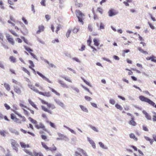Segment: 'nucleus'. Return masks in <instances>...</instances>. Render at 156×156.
I'll return each mask as SVG.
<instances>
[{
    "label": "nucleus",
    "mask_w": 156,
    "mask_h": 156,
    "mask_svg": "<svg viewBox=\"0 0 156 156\" xmlns=\"http://www.w3.org/2000/svg\"><path fill=\"white\" fill-rule=\"evenodd\" d=\"M139 98L141 101L147 102L151 105L156 108V105L150 99L142 95L140 96Z\"/></svg>",
    "instance_id": "1"
},
{
    "label": "nucleus",
    "mask_w": 156,
    "mask_h": 156,
    "mask_svg": "<svg viewBox=\"0 0 156 156\" xmlns=\"http://www.w3.org/2000/svg\"><path fill=\"white\" fill-rule=\"evenodd\" d=\"M76 15L77 17L78 21L81 23L83 25V17L84 16V15L79 10H76Z\"/></svg>",
    "instance_id": "2"
},
{
    "label": "nucleus",
    "mask_w": 156,
    "mask_h": 156,
    "mask_svg": "<svg viewBox=\"0 0 156 156\" xmlns=\"http://www.w3.org/2000/svg\"><path fill=\"white\" fill-rule=\"evenodd\" d=\"M10 141L11 142L12 147L14 150H15L16 152H17L18 151V147L19 146V145L17 142L15 140L12 139H11Z\"/></svg>",
    "instance_id": "3"
},
{
    "label": "nucleus",
    "mask_w": 156,
    "mask_h": 156,
    "mask_svg": "<svg viewBox=\"0 0 156 156\" xmlns=\"http://www.w3.org/2000/svg\"><path fill=\"white\" fill-rule=\"evenodd\" d=\"M35 127L37 129H41L44 131L47 132H48L47 130L45 128V126L41 122H40L39 124H37V125H35Z\"/></svg>",
    "instance_id": "4"
},
{
    "label": "nucleus",
    "mask_w": 156,
    "mask_h": 156,
    "mask_svg": "<svg viewBox=\"0 0 156 156\" xmlns=\"http://www.w3.org/2000/svg\"><path fill=\"white\" fill-rule=\"evenodd\" d=\"M37 73L41 76L44 80L47 81L49 83H52L46 77L44 76L41 73L38 71L37 72Z\"/></svg>",
    "instance_id": "5"
},
{
    "label": "nucleus",
    "mask_w": 156,
    "mask_h": 156,
    "mask_svg": "<svg viewBox=\"0 0 156 156\" xmlns=\"http://www.w3.org/2000/svg\"><path fill=\"white\" fill-rule=\"evenodd\" d=\"M6 37L7 40L10 44L12 45H14V44L15 42L13 39L10 37V36L9 34H6Z\"/></svg>",
    "instance_id": "6"
},
{
    "label": "nucleus",
    "mask_w": 156,
    "mask_h": 156,
    "mask_svg": "<svg viewBox=\"0 0 156 156\" xmlns=\"http://www.w3.org/2000/svg\"><path fill=\"white\" fill-rule=\"evenodd\" d=\"M14 91L19 94H21L22 91L21 89L17 86H14Z\"/></svg>",
    "instance_id": "7"
},
{
    "label": "nucleus",
    "mask_w": 156,
    "mask_h": 156,
    "mask_svg": "<svg viewBox=\"0 0 156 156\" xmlns=\"http://www.w3.org/2000/svg\"><path fill=\"white\" fill-rule=\"evenodd\" d=\"M108 15L110 17H112L117 14V13L115 12L114 9H111L108 12Z\"/></svg>",
    "instance_id": "8"
},
{
    "label": "nucleus",
    "mask_w": 156,
    "mask_h": 156,
    "mask_svg": "<svg viewBox=\"0 0 156 156\" xmlns=\"http://www.w3.org/2000/svg\"><path fill=\"white\" fill-rule=\"evenodd\" d=\"M142 113L144 114L145 115V117L148 120H151V116L146 111L144 110H143L142 111Z\"/></svg>",
    "instance_id": "9"
},
{
    "label": "nucleus",
    "mask_w": 156,
    "mask_h": 156,
    "mask_svg": "<svg viewBox=\"0 0 156 156\" xmlns=\"http://www.w3.org/2000/svg\"><path fill=\"white\" fill-rule=\"evenodd\" d=\"M87 139L88 141L89 142V143L90 144L92 145V147L94 148H96V145H95V144L94 142V141L90 139L89 137H87Z\"/></svg>",
    "instance_id": "10"
},
{
    "label": "nucleus",
    "mask_w": 156,
    "mask_h": 156,
    "mask_svg": "<svg viewBox=\"0 0 156 156\" xmlns=\"http://www.w3.org/2000/svg\"><path fill=\"white\" fill-rule=\"evenodd\" d=\"M55 102L59 105L62 108H64L65 105L63 103L61 102L58 99H55Z\"/></svg>",
    "instance_id": "11"
},
{
    "label": "nucleus",
    "mask_w": 156,
    "mask_h": 156,
    "mask_svg": "<svg viewBox=\"0 0 156 156\" xmlns=\"http://www.w3.org/2000/svg\"><path fill=\"white\" fill-rule=\"evenodd\" d=\"M28 85L29 87L32 90H33V91H34L35 92L37 93L38 92V90L32 85L28 84Z\"/></svg>",
    "instance_id": "12"
},
{
    "label": "nucleus",
    "mask_w": 156,
    "mask_h": 156,
    "mask_svg": "<svg viewBox=\"0 0 156 156\" xmlns=\"http://www.w3.org/2000/svg\"><path fill=\"white\" fill-rule=\"evenodd\" d=\"M79 106L81 110L82 111H83V112H86V113H88V110L87 108L86 107L82 105H79Z\"/></svg>",
    "instance_id": "13"
},
{
    "label": "nucleus",
    "mask_w": 156,
    "mask_h": 156,
    "mask_svg": "<svg viewBox=\"0 0 156 156\" xmlns=\"http://www.w3.org/2000/svg\"><path fill=\"white\" fill-rule=\"evenodd\" d=\"M131 120L129 122V124L135 126L136 125V123L135 121H134V117H132Z\"/></svg>",
    "instance_id": "14"
},
{
    "label": "nucleus",
    "mask_w": 156,
    "mask_h": 156,
    "mask_svg": "<svg viewBox=\"0 0 156 156\" xmlns=\"http://www.w3.org/2000/svg\"><path fill=\"white\" fill-rule=\"evenodd\" d=\"M41 107L42 109L44 111L48 112V113L51 114H52V112L51 111L48 109L47 108H45L44 106H41Z\"/></svg>",
    "instance_id": "15"
},
{
    "label": "nucleus",
    "mask_w": 156,
    "mask_h": 156,
    "mask_svg": "<svg viewBox=\"0 0 156 156\" xmlns=\"http://www.w3.org/2000/svg\"><path fill=\"white\" fill-rule=\"evenodd\" d=\"M40 100L41 101V102L43 104L47 105V106L48 107V108H50L52 104L49 103L48 102H46V101L41 99H40Z\"/></svg>",
    "instance_id": "16"
},
{
    "label": "nucleus",
    "mask_w": 156,
    "mask_h": 156,
    "mask_svg": "<svg viewBox=\"0 0 156 156\" xmlns=\"http://www.w3.org/2000/svg\"><path fill=\"white\" fill-rule=\"evenodd\" d=\"M44 27L43 26H39L38 27V30L37 32V34H39L41 32L44 30Z\"/></svg>",
    "instance_id": "17"
},
{
    "label": "nucleus",
    "mask_w": 156,
    "mask_h": 156,
    "mask_svg": "<svg viewBox=\"0 0 156 156\" xmlns=\"http://www.w3.org/2000/svg\"><path fill=\"white\" fill-rule=\"evenodd\" d=\"M12 81L13 83L18 85V86L20 87L21 88H23L22 85L20 82L17 81L16 80L14 79H13L12 80Z\"/></svg>",
    "instance_id": "18"
},
{
    "label": "nucleus",
    "mask_w": 156,
    "mask_h": 156,
    "mask_svg": "<svg viewBox=\"0 0 156 156\" xmlns=\"http://www.w3.org/2000/svg\"><path fill=\"white\" fill-rule=\"evenodd\" d=\"M60 76L62 78L64 79L66 81L70 83H72V81L70 79L69 77L65 76L63 75H61Z\"/></svg>",
    "instance_id": "19"
},
{
    "label": "nucleus",
    "mask_w": 156,
    "mask_h": 156,
    "mask_svg": "<svg viewBox=\"0 0 156 156\" xmlns=\"http://www.w3.org/2000/svg\"><path fill=\"white\" fill-rule=\"evenodd\" d=\"M8 2L9 4H10L9 7L13 9H15V7H13L12 6V5H14L13 3L11 0H8Z\"/></svg>",
    "instance_id": "20"
},
{
    "label": "nucleus",
    "mask_w": 156,
    "mask_h": 156,
    "mask_svg": "<svg viewBox=\"0 0 156 156\" xmlns=\"http://www.w3.org/2000/svg\"><path fill=\"white\" fill-rule=\"evenodd\" d=\"M28 102L35 109L37 110L38 108L36 107V105L30 99H28Z\"/></svg>",
    "instance_id": "21"
},
{
    "label": "nucleus",
    "mask_w": 156,
    "mask_h": 156,
    "mask_svg": "<svg viewBox=\"0 0 156 156\" xmlns=\"http://www.w3.org/2000/svg\"><path fill=\"white\" fill-rule=\"evenodd\" d=\"M9 130L11 132L14 133L16 135H18L19 134V132L17 130L13 129L10 128L9 129Z\"/></svg>",
    "instance_id": "22"
},
{
    "label": "nucleus",
    "mask_w": 156,
    "mask_h": 156,
    "mask_svg": "<svg viewBox=\"0 0 156 156\" xmlns=\"http://www.w3.org/2000/svg\"><path fill=\"white\" fill-rule=\"evenodd\" d=\"M24 47L25 49V50L28 52L29 53H32L31 52H32L33 51V50L30 48L28 47H27L26 46H24Z\"/></svg>",
    "instance_id": "23"
},
{
    "label": "nucleus",
    "mask_w": 156,
    "mask_h": 156,
    "mask_svg": "<svg viewBox=\"0 0 156 156\" xmlns=\"http://www.w3.org/2000/svg\"><path fill=\"white\" fill-rule=\"evenodd\" d=\"M129 137L132 139H134L135 141H137V138L135 136L134 134L133 133H131L129 134Z\"/></svg>",
    "instance_id": "24"
},
{
    "label": "nucleus",
    "mask_w": 156,
    "mask_h": 156,
    "mask_svg": "<svg viewBox=\"0 0 156 156\" xmlns=\"http://www.w3.org/2000/svg\"><path fill=\"white\" fill-rule=\"evenodd\" d=\"M71 88L73 90L75 91L77 93H79L80 92V90L78 88L75 87L74 86H70Z\"/></svg>",
    "instance_id": "25"
},
{
    "label": "nucleus",
    "mask_w": 156,
    "mask_h": 156,
    "mask_svg": "<svg viewBox=\"0 0 156 156\" xmlns=\"http://www.w3.org/2000/svg\"><path fill=\"white\" fill-rule=\"evenodd\" d=\"M4 86L7 90L9 91L10 90V86L8 84L5 83L4 84Z\"/></svg>",
    "instance_id": "26"
},
{
    "label": "nucleus",
    "mask_w": 156,
    "mask_h": 156,
    "mask_svg": "<svg viewBox=\"0 0 156 156\" xmlns=\"http://www.w3.org/2000/svg\"><path fill=\"white\" fill-rule=\"evenodd\" d=\"M144 137L147 140L149 141L151 144H153L154 141L153 139H150L149 137L146 136H144Z\"/></svg>",
    "instance_id": "27"
},
{
    "label": "nucleus",
    "mask_w": 156,
    "mask_h": 156,
    "mask_svg": "<svg viewBox=\"0 0 156 156\" xmlns=\"http://www.w3.org/2000/svg\"><path fill=\"white\" fill-rule=\"evenodd\" d=\"M98 144L100 146V147L102 148L105 149H108V147L106 146H105L101 142H99Z\"/></svg>",
    "instance_id": "28"
},
{
    "label": "nucleus",
    "mask_w": 156,
    "mask_h": 156,
    "mask_svg": "<svg viewBox=\"0 0 156 156\" xmlns=\"http://www.w3.org/2000/svg\"><path fill=\"white\" fill-rule=\"evenodd\" d=\"M28 119L32 123L35 124V125H37V122L36 120L33 119L30 117L28 118Z\"/></svg>",
    "instance_id": "29"
},
{
    "label": "nucleus",
    "mask_w": 156,
    "mask_h": 156,
    "mask_svg": "<svg viewBox=\"0 0 156 156\" xmlns=\"http://www.w3.org/2000/svg\"><path fill=\"white\" fill-rule=\"evenodd\" d=\"M79 151L81 152L83 156H88L86 152L83 149H79Z\"/></svg>",
    "instance_id": "30"
},
{
    "label": "nucleus",
    "mask_w": 156,
    "mask_h": 156,
    "mask_svg": "<svg viewBox=\"0 0 156 156\" xmlns=\"http://www.w3.org/2000/svg\"><path fill=\"white\" fill-rule=\"evenodd\" d=\"M152 113L153 114V121L154 122L156 121V112H154L152 111Z\"/></svg>",
    "instance_id": "31"
},
{
    "label": "nucleus",
    "mask_w": 156,
    "mask_h": 156,
    "mask_svg": "<svg viewBox=\"0 0 156 156\" xmlns=\"http://www.w3.org/2000/svg\"><path fill=\"white\" fill-rule=\"evenodd\" d=\"M115 107L118 109L122 111L123 109L122 107L118 104H116L115 105Z\"/></svg>",
    "instance_id": "32"
},
{
    "label": "nucleus",
    "mask_w": 156,
    "mask_h": 156,
    "mask_svg": "<svg viewBox=\"0 0 156 156\" xmlns=\"http://www.w3.org/2000/svg\"><path fill=\"white\" fill-rule=\"evenodd\" d=\"M49 88L51 90L52 92L55 93L56 95H57L58 96H60V94L58 92H57L53 88H51L50 87H49Z\"/></svg>",
    "instance_id": "33"
},
{
    "label": "nucleus",
    "mask_w": 156,
    "mask_h": 156,
    "mask_svg": "<svg viewBox=\"0 0 156 156\" xmlns=\"http://www.w3.org/2000/svg\"><path fill=\"white\" fill-rule=\"evenodd\" d=\"M9 59L11 62H12L13 63H15L16 62V58L12 56H11L10 57Z\"/></svg>",
    "instance_id": "34"
},
{
    "label": "nucleus",
    "mask_w": 156,
    "mask_h": 156,
    "mask_svg": "<svg viewBox=\"0 0 156 156\" xmlns=\"http://www.w3.org/2000/svg\"><path fill=\"white\" fill-rule=\"evenodd\" d=\"M23 71L27 73L29 75H30V73L29 71L25 68L22 67L21 68Z\"/></svg>",
    "instance_id": "35"
},
{
    "label": "nucleus",
    "mask_w": 156,
    "mask_h": 156,
    "mask_svg": "<svg viewBox=\"0 0 156 156\" xmlns=\"http://www.w3.org/2000/svg\"><path fill=\"white\" fill-rule=\"evenodd\" d=\"M9 31L15 36L16 37H19V35L14 30H9Z\"/></svg>",
    "instance_id": "36"
},
{
    "label": "nucleus",
    "mask_w": 156,
    "mask_h": 156,
    "mask_svg": "<svg viewBox=\"0 0 156 156\" xmlns=\"http://www.w3.org/2000/svg\"><path fill=\"white\" fill-rule=\"evenodd\" d=\"M94 45L96 46H98L99 45V43L98 41L96 39H94L93 40Z\"/></svg>",
    "instance_id": "37"
},
{
    "label": "nucleus",
    "mask_w": 156,
    "mask_h": 156,
    "mask_svg": "<svg viewBox=\"0 0 156 156\" xmlns=\"http://www.w3.org/2000/svg\"><path fill=\"white\" fill-rule=\"evenodd\" d=\"M47 122H48L50 126L52 127L53 128H55V124L53 123V122H50L49 121H47Z\"/></svg>",
    "instance_id": "38"
},
{
    "label": "nucleus",
    "mask_w": 156,
    "mask_h": 156,
    "mask_svg": "<svg viewBox=\"0 0 156 156\" xmlns=\"http://www.w3.org/2000/svg\"><path fill=\"white\" fill-rule=\"evenodd\" d=\"M90 127L95 132H98V130L95 127L92 126V125H90Z\"/></svg>",
    "instance_id": "39"
},
{
    "label": "nucleus",
    "mask_w": 156,
    "mask_h": 156,
    "mask_svg": "<svg viewBox=\"0 0 156 156\" xmlns=\"http://www.w3.org/2000/svg\"><path fill=\"white\" fill-rule=\"evenodd\" d=\"M81 152H79L78 151H76L75 152V154H74V156H82L81 154Z\"/></svg>",
    "instance_id": "40"
},
{
    "label": "nucleus",
    "mask_w": 156,
    "mask_h": 156,
    "mask_svg": "<svg viewBox=\"0 0 156 156\" xmlns=\"http://www.w3.org/2000/svg\"><path fill=\"white\" fill-rule=\"evenodd\" d=\"M156 57L154 55H152L151 56V61L156 63V59H155Z\"/></svg>",
    "instance_id": "41"
},
{
    "label": "nucleus",
    "mask_w": 156,
    "mask_h": 156,
    "mask_svg": "<svg viewBox=\"0 0 156 156\" xmlns=\"http://www.w3.org/2000/svg\"><path fill=\"white\" fill-rule=\"evenodd\" d=\"M41 144L42 147L44 148L46 150H48V147L45 144V143L43 142H41Z\"/></svg>",
    "instance_id": "42"
},
{
    "label": "nucleus",
    "mask_w": 156,
    "mask_h": 156,
    "mask_svg": "<svg viewBox=\"0 0 156 156\" xmlns=\"http://www.w3.org/2000/svg\"><path fill=\"white\" fill-rule=\"evenodd\" d=\"M20 144L21 147L23 148H25L26 147V145L24 143L20 142Z\"/></svg>",
    "instance_id": "43"
},
{
    "label": "nucleus",
    "mask_w": 156,
    "mask_h": 156,
    "mask_svg": "<svg viewBox=\"0 0 156 156\" xmlns=\"http://www.w3.org/2000/svg\"><path fill=\"white\" fill-rule=\"evenodd\" d=\"M71 31V30H69L67 31L66 33V36L67 38L69 37Z\"/></svg>",
    "instance_id": "44"
},
{
    "label": "nucleus",
    "mask_w": 156,
    "mask_h": 156,
    "mask_svg": "<svg viewBox=\"0 0 156 156\" xmlns=\"http://www.w3.org/2000/svg\"><path fill=\"white\" fill-rule=\"evenodd\" d=\"M84 98L85 99L88 101H91L92 99V98L88 96H85Z\"/></svg>",
    "instance_id": "45"
},
{
    "label": "nucleus",
    "mask_w": 156,
    "mask_h": 156,
    "mask_svg": "<svg viewBox=\"0 0 156 156\" xmlns=\"http://www.w3.org/2000/svg\"><path fill=\"white\" fill-rule=\"evenodd\" d=\"M57 134L61 138V140H62V138H64L65 135L59 133H58Z\"/></svg>",
    "instance_id": "46"
},
{
    "label": "nucleus",
    "mask_w": 156,
    "mask_h": 156,
    "mask_svg": "<svg viewBox=\"0 0 156 156\" xmlns=\"http://www.w3.org/2000/svg\"><path fill=\"white\" fill-rule=\"evenodd\" d=\"M24 151H25V152L27 154H28L29 155L32 156V153L31 152L29 151L28 150L24 149Z\"/></svg>",
    "instance_id": "47"
},
{
    "label": "nucleus",
    "mask_w": 156,
    "mask_h": 156,
    "mask_svg": "<svg viewBox=\"0 0 156 156\" xmlns=\"http://www.w3.org/2000/svg\"><path fill=\"white\" fill-rule=\"evenodd\" d=\"M28 62L30 64V66H31V67H34V65L32 61L30 60H29Z\"/></svg>",
    "instance_id": "48"
},
{
    "label": "nucleus",
    "mask_w": 156,
    "mask_h": 156,
    "mask_svg": "<svg viewBox=\"0 0 156 156\" xmlns=\"http://www.w3.org/2000/svg\"><path fill=\"white\" fill-rule=\"evenodd\" d=\"M51 96V94L49 92H44V96H46L47 97H50Z\"/></svg>",
    "instance_id": "49"
},
{
    "label": "nucleus",
    "mask_w": 156,
    "mask_h": 156,
    "mask_svg": "<svg viewBox=\"0 0 156 156\" xmlns=\"http://www.w3.org/2000/svg\"><path fill=\"white\" fill-rule=\"evenodd\" d=\"M61 85L62 87L64 88H68V85L66 83H65L64 82L62 84H61Z\"/></svg>",
    "instance_id": "50"
},
{
    "label": "nucleus",
    "mask_w": 156,
    "mask_h": 156,
    "mask_svg": "<svg viewBox=\"0 0 156 156\" xmlns=\"http://www.w3.org/2000/svg\"><path fill=\"white\" fill-rule=\"evenodd\" d=\"M61 85L62 87L64 88H68V85L66 83H65L64 82L62 84H61Z\"/></svg>",
    "instance_id": "51"
},
{
    "label": "nucleus",
    "mask_w": 156,
    "mask_h": 156,
    "mask_svg": "<svg viewBox=\"0 0 156 156\" xmlns=\"http://www.w3.org/2000/svg\"><path fill=\"white\" fill-rule=\"evenodd\" d=\"M61 85L62 87L64 88H68V85L66 83H65L64 82L62 84H61Z\"/></svg>",
    "instance_id": "52"
},
{
    "label": "nucleus",
    "mask_w": 156,
    "mask_h": 156,
    "mask_svg": "<svg viewBox=\"0 0 156 156\" xmlns=\"http://www.w3.org/2000/svg\"><path fill=\"white\" fill-rule=\"evenodd\" d=\"M0 134L2 136H4V137H5L6 136V135L5 134V131L4 130L0 131Z\"/></svg>",
    "instance_id": "53"
},
{
    "label": "nucleus",
    "mask_w": 156,
    "mask_h": 156,
    "mask_svg": "<svg viewBox=\"0 0 156 156\" xmlns=\"http://www.w3.org/2000/svg\"><path fill=\"white\" fill-rule=\"evenodd\" d=\"M82 87L84 88V89L87 91L88 92H89V93H90V94H92V93L90 91V90H89L88 89V88H87V87H84V86H83V85H82Z\"/></svg>",
    "instance_id": "54"
},
{
    "label": "nucleus",
    "mask_w": 156,
    "mask_h": 156,
    "mask_svg": "<svg viewBox=\"0 0 156 156\" xmlns=\"http://www.w3.org/2000/svg\"><path fill=\"white\" fill-rule=\"evenodd\" d=\"M31 11L33 12V13L34 14L35 12V10L34 9V5L32 4L31 5Z\"/></svg>",
    "instance_id": "55"
},
{
    "label": "nucleus",
    "mask_w": 156,
    "mask_h": 156,
    "mask_svg": "<svg viewBox=\"0 0 156 156\" xmlns=\"http://www.w3.org/2000/svg\"><path fill=\"white\" fill-rule=\"evenodd\" d=\"M109 103L111 104L114 105L115 103V101L114 99H111L109 100Z\"/></svg>",
    "instance_id": "56"
},
{
    "label": "nucleus",
    "mask_w": 156,
    "mask_h": 156,
    "mask_svg": "<svg viewBox=\"0 0 156 156\" xmlns=\"http://www.w3.org/2000/svg\"><path fill=\"white\" fill-rule=\"evenodd\" d=\"M41 137L42 139L44 140L45 141H48V140H47V139L46 136L44 135H41Z\"/></svg>",
    "instance_id": "57"
},
{
    "label": "nucleus",
    "mask_w": 156,
    "mask_h": 156,
    "mask_svg": "<svg viewBox=\"0 0 156 156\" xmlns=\"http://www.w3.org/2000/svg\"><path fill=\"white\" fill-rule=\"evenodd\" d=\"M4 36L3 34L0 31V39L2 41H3Z\"/></svg>",
    "instance_id": "58"
},
{
    "label": "nucleus",
    "mask_w": 156,
    "mask_h": 156,
    "mask_svg": "<svg viewBox=\"0 0 156 156\" xmlns=\"http://www.w3.org/2000/svg\"><path fill=\"white\" fill-rule=\"evenodd\" d=\"M148 24H149L150 28L152 29H155V27L149 22H148Z\"/></svg>",
    "instance_id": "59"
},
{
    "label": "nucleus",
    "mask_w": 156,
    "mask_h": 156,
    "mask_svg": "<svg viewBox=\"0 0 156 156\" xmlns=\"http://www.w3.org/2000/svg\"><path fill=\"white\" fill-rule=\"evenodd\" d=\"M14 121L17 123H19L20 124L21 123V121L18 119H17L16 118L15 120H14Z\"/></svg>",
    "instance_id": "60"
},
{
    "label": "nucleus",
    "mask_w": 156,
    "mask_h": 156,
    "mask_svg": "<svg viewBox=\"0 0 156 156\" xmlns=\"http://www.w3.org/2000/svg\"><path fill=\"white\" fill-rule=\"evenodd\" d=\"M61 28V25H58V27H57V29L56 31V32L57 33H58V32L60 28Z\"/></svg>",
    "instance_id": "61"
},
{
    "label": "nucleus",
    "mask_w": 156,
    "mask_h": 156,
    "mask_svg": "<svg viewBox=\"0 0 156 156\" xmlns=\"http://www.w3.org/2000/svg\"><path fill=\"white\" fill-rule=\"evenodd\" d=\"M4 105L5 107V108H6L7 110H9V109H10V107L7 104H6V103L4 104Z\"/></svg>",
    "instance_id": "62"
},
{
    "label": "nucleus",
    "mask_w": 156,
    "mask_h": 156,
    "mask_svg": "<svg viewBox=\"0 0 156 156\" xmlns=\"http://www.w3.org/2000/svg\"><path fill=\"white\" fill-rule=\"evenodd\" d=\"M99 28L100 30L103 29L105 28L104 25L102 23H100Z\"/></svg>",
    "instance_id": "63"
},
{
    "label": "nucleus",
    "mask_w": 156,
    "mask_h": 156,
    "mask_svg": "<svg viewBox=\"0 0 156 156\" xmlns=\"http://www.w3.org/2000/svg\"><path fill=\"white\" fill-rule=\"evenodd\" d=\"M98 11L101 14H102V9L100 7L98 8Z\"/></svg>",
    "instance_id": "64"
}]
</instances>
